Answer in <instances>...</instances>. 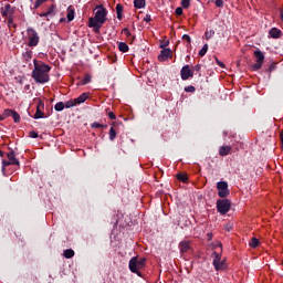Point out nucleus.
Masks as SVG:
<instances>
[{"label": "nucleus", "mask_w": 283, "mask_h": 283, "mask_svg": "<svg viewBox=\"0 0 283 283\" xmlns=\"http://www.w3.org/2000/svg\"><path fill=\"white\" fill-rule=\"evenodd\" d=\"M200 70H202V65L196 64V65L193 66V71H195V72H200Z\"/></svg>", "instance_id": "obj_48"}, {"label": "nucleus", "mask_w": 283, "mask_h": 283, "mask_svg": "<svg viewBox=\"0 0 283 283\" xmlns=\"http://www.w3.org/2000/svg\"><path fill=\"white\" fill-rule=\"evenodd\" d=\"M7 158L10 161L11 165H15V167H19L21 163L19 159H17V155L14 154V150L10 148V151L7 153Z\"/></svg>", "instance_id": "obj_12"}, {"label": "nucleus", "mask_w": 283, "mask_h": 283, "mask_svg": "<svg viewBox=\"0 0 283 283\" xmlns=\"http://www.w3.org/2000/svg\"><path fill=\"white\" fill-rule=\"evenodd\" d=\"M94 11H96L95 17L88 18V28H93L94 32L98 33L107 21V9L103 4H96Z\"/></svg>", "instance_id": "obj_2"}, {"label": "nucleus", "mask_w": 283, "mask_h": 283, "mask_svg": "<svg viewBox=\"0 0 283 283\" xmlns=\"http://www.w3.org/2000/svg\"><path fill=\"white\" fill-rule=\"evenodd\" d=\"M209 1H213V0H209Z\"/></svg>", "instance_id": "obj_57"}, {"label": "nucleus", "mask_w": 283, "mask_h": 283, "mask_svg": "<svg viewBox=\"0 0 283 283\" xmlns=\"http://www.w3.org/2000/svg\"><path fill=\"white\" fill-rule=\"evenodd\" d=\"M175 14H177V17H182V7H178V8L175 10Z\"/></svg>", "instance_id": "obj_41"}, {"label": "nucleus", "mask_w": 283, "mask_h": 283, "mask_svg": "<svg viewBox=\"0 0 283 283\" xmlns=\"http://www.w3.org/2000/svg\"><path fill=\"white\" fill-rule=\"evenodd\" d=\"M158 59L160 61H167V59H171V49H163Z\"/></svg>", "instance_id": "obj_13"}, {"label": "nucleus", "mask_w": 283, "mask_h": 283, "mask_svg": "<svg viewBox=\"0 0 283 283\" xmlns=\"http://www.w3.org/2000/svg\"><path fill=\"white\" fill-rule=\"evenodd\" d=\"M92 127H93L94 129H98V128L103 127V124H101V123H98V122H94V123L92 124Z\"/></svg>", "instance_id": "obj_43"}, {"label": "nucleus", "mask_w": 283, "mask_h": 283, "mask_svg": "<svg viewBox=\"0 0 283 283\" xmlns=\"http://www.w3.org/2000/svg\"><path fill=\"white\" fill-rule=\"evenodd\" d=\"M269 34L272 39H280V36H282V30L277 29V28H272L269 31Z\"/></svg>", "instance_id": "obj_16"}, {"label": "nucleus", "mask_w": 283, "mask_h": 283, "mask_svg": "<svg viewBox=\"0 0 283 283\" xmlns=\"http://www.w3.org/2000/svg\"><path fill=\"white\" fill-rule=\"evenodd\" d=\"M218 196L219 198H228L231 191L229 190V184L227 181L217 182Z\"/></svg>", "instance_id": "obj_7"}, {"label": "nucleus", "mask_w": 283, "mask_h": 283, "mask_svg": "<svg viewBox=\"0 0 283 283\" xmlns=\"http://www.w3.org/2000/svg\"><path fill=\"white\" fill-rule=\"evenodd\" d=\"M6 156V153L3 150H0V158H3Z\"/></svg>", "instance_id": "obj_51"}, {"label": "nucleus", "mask_w": 283, "mask_h": 283, "mask_svg": "<svg viewBox=\"0 0 283 283\" xmlns=\"http://www.w3.org/2000/svg\"><path fill=\"white\" fill-rule=\"evenodd\" d=\"M217 63H218V65H219L220 67H224V63H222V62H220V61H218Z\"/></svg>", "instance_id": "obj_53"}, {"label": "nucleus", "mask_w": 283, "mask_h": 283, "mask_svg": "<svg viewBox=\"0 0 283 283\" xmlns=\"http://www.w3.org/2000/svg\"><path fill=\"white\" fill-rule=\"evenodd\" d=\"M181 81H189V78H193V70L189 67V64H186L180 70Z\"/></svg>", "instance_id": "obj_9"}, {"label": "nucleus", "mask_w": 283, "mask_h": 283, "mask_svg": "<svg viewBox=\"0 0 283 283\" xmlns=\"http://www.w3.org/2000/svg\"><path fill=\"white\" fill-rule=\"evenodd\" d=\"M63 255H64V258H66V260H70L74 255V250H72V249L64 250Z\"/></svg>", "instance_id": "obj_27"}, {"label": "nucleus", "mask_w": 283, "mask_h": 283, "mask_svg": "<svg viewBox=\"0 0 283 283\" xmlns=\"http://www.w3.org/2000/svg\"><path fill=\"white\" fill-rule=\"evenodd\" d=\"M30 138H36L39 136V133L32 130L29 133Z\"/></svg>", "instance_id": "obj_45"}, {"label": "nucleus", "mask_w": 283, "mask_h": 283, "mask_svg": "<svg viewBox=\"0 0 283 283\" xmlns=\"http://www.w3.org/2000/svg\"><path fill=\"white\" fill-rule=\"evenodd\" d=\"M8 28H14V29H17V24H14V18H11V21H10V19H8Z\"/></svg>", "instance_id": "obj_37"}, {"label": "nucleus", "mask_w": 283, "mask_h": 283, "mask_svg": "<svg viewBox=\"0 0 283 283\" xmlns=\"http://www.w3.org/2000/svg\"><path fill=\"white\" fill-rule=\"evenodd\" d=\"M12 165L9 160L2 159V171H6V167H10Z\"/></svg>", "instance_id": "obj_36"}, {"label": "nucleus", "mask_w": 283, "mask_h": 283, "mask_svg": "<svg viewBox=\"0 0 283 283\" xmlns=\"http://www.w3.org/2000/svg\"><path fill=\"white\" fill-rule=\"evenodd\" d=\"M184 90L185 92H190L191 94H193V92H196V86L189 85V86H186Z\"/></svg>", "instance_id": "obj_35"}, {"label": "nucleus", "mask_w": 283, "mask_h": 283, "mask_svg": "<svg viewBox=\"0 0 283 283\" xmlns=\"http://www.w3.org/2000/svg\"><path fill=\"white\" fill-rule=\"evenodd\" d=\"M262 63L261 62H256L252 65V71L253 72H258V70H260L262 67Z\"/></svg>", "instance_id": "obj_34"}, {"label": "nucleus", "mask_w": 283, "mask_h": 283, "mask_svg": "<svg viewBox=\"0 0 283 283\" xmlns=\"http://www.w3.org/2000/svg\"><path fill=\"white\" fill-rule=\"evenodd\" d=\"M281 21L283 22V9L280 11Z\"/></svg>", "instance_id": "obj_52"}, {"label": "nucleus", "mask_w": 283, "mask_h": 283, "mask_svg": "<svg viewBox=\"0 0 283 283\" xmlns=\"http://www.w3.org/2000/svg\"><path fill=\"white\" fill-rule=\"evenodd\" d=\"M76 99H70V101H67V102H65V104H64V107L66 108V109H70V108H72V107H76Z\"/></svg>", "instance_id": "obj_24"}, {"label": "nucleus", "mask_w": 283, "mask_h": 283, "mask_svg": "<svg viewBox=\"0 0 283 283\" xmlns=\"http://www.w3.org/2000/svg\"><path fill=\"white\" fill-rule=\"evenodd\" d=\"M27 34H28V46L29 48H36V45H39V41H40V38H39V33L36 32V30H34V28L32 27H29L27 29Z\"/></svg>", "instance_id": "obj_4"}, {"label": "nucleus", "mask_w": 283, "mask_h": 283, "mask_svg": "<svg viewBox=\"0 0 283 283\" xmlns=\"http://www.w3.org/2000/svg\"><path fill=\"white\" fill-rule=\"evenodd\" d=\"M22 57L27 62L30 61L32 59V51L31 50H27L24 53H22Z\"/></svg>", "instance_id": "obj_29"}, {"label": "nucleus", "mask_w": 283, "mask_h": 283, "mask_svg": "<svg viewBox=\"0 0 283 283\" xmlns=\"http://www.w3.org/2000/svg\"><path fill=\"white\" fill-rule=\"evenodd\" d=\"M208 241L211 242L213 240V233L209 232L207 233Z\"/></svg>", "instance_id": "obj_50"}, {"label": "nucleus", "mask_w": 283, "mask_h": 283, "mask_svg": "<svg viewBox=\"0 0 283 283\" xmlns=\"http://www.w3.org/2000/svg\"><path fill=\"white\" fill-rule=\"evenodd\" d=\"M108 134H109V140H115L116 139V129H114V127H111Z\"/></svg>", "instance_id": "obj_33"}, {"label": "nucleus", "mask_w": 283, "mask_h": 283, "mask_svg": "<svg viewBox=\"0 0 283 283\" xmlns=\"http://www.w3.org/2000/svg\"><path fill=\"white\" fill-rule=\"evenodd\" d=\"M51 71L52 66L45 64V62L43 61L34 59L31 78H33V81H35V83H38L39 85H45V83H50Z\"/></svg>", "instance_id": "obj_1"}, {"label": "nucleus", "mask_w": 283, "mask_h": 283, "mask_svg": "<svg viewBox=\"0 0 283 283\" xmlns=\"http://www.w3.org/2000/svg\"><path fill=\"white\" fill-rule=\"evenodd\" d=\"M90 83H92V75L90 73H86L84 78L80 83H77V85H87Z\"/></svg>", "instance_id": "obj_19"}, {"label": "nucleus", "mask_w": 283, "mask_h": 283, "mask_svg": "<svg viewBox=\"0 0 283 283\" xmlns=\"http://www.w3.org/2000/svg\"><path fill=\"white\" fill-rule=\"evenodd\" d=\"M254 56L256 59V63H261V64L264 63V53H262V51L260 50L254 51Z\"/></svg>", "instance_id": "obj_17"}, {"label": "nucleus", "mask_w": 283, "mask_h": 283, "mask_svg": "<svg viewBox=\"0 0 283 283\" xmlns=\"http://www.w3.org/2000/svg\"><path fill=\"white\" fill-rule=\"evenodd\" d=\"M65 21V18L60 19V23H63Z\"/></svg>", "instance_id": "obj_55"}, {"label": "nucleus", "mask_w": 283, "mask_h": 283, "mask_svg": "<svg viewBox=\"0 0 283 283\" xmlns=\"http://www.w3.org/2000/svg\"><path fill=\"white\" fill-rule=\"evenodd\" d=\"M118 50H119V52H129V46L125 42H119Z\"/></svg>", "instance_id": "obj_23"}, {"label": "nucleus", "mask_w": 283, "mask_h": 283, "mask_svg": "<svg viewBox=\"0 0 283 283\" xmlns=\"http://www.w3.org/2000/svg\"><path fill=\"white\" fill-rule=\"evenodd\" d=\"M177 180H180V182H187L189 180V177L187 174L179 172L176 175Z\"/></svg>", "instance_id": "obj_22"}, {"label": "nucleus", "mask_w": 283, "mask_h": 283, "mask_svg": "<svg viewBox=\"0 0 283 283\" xmlns=\"http://www.w3.org/2000/svg\"><path fill=\"white\" fill-rule=\"evenodd\" d=\"M180 253H187L191 249L189 241H181L179 243Z\"/></svg>", "instance_id": "obj_15"}, {"label": "nucleus", "mask_w": 283, "mask_h": 283, "mask_svg": "<svg viewBox=\"0 0 283 283\" xmlns=\"http://www.w3.org/2000/svg\"><path fill=\"white\" fill-rule=\"evenodd\" d=\"M217 8H223L224 7V0H216Z\"/></svg>", "instance_id": "obj_40"}, {"label": "nucleus", "mask_w": 283, "mask_h": 283, "mask_svg": "<svg viewBox=\"0 0 283 283\" xmlns=\"http://www.w3.org/2000/svg\"><path fill=\"white\" fill-rule=\"evenodd\" d=\"M123 33H124L126 36H132V32H129V29H127V28L123 29Z\"/></svg>", "instance_id": "obj_47"}, {"label": "nucleus", "mask_w": 283, "mask_h": 283, "mask_svg": "<svg viewBox=\"0 0 283 283\" xmlns=\"http://www.w3.org/2000/svg\"><path fill=\"white\" fill-rule=\"evenodd\" d=\"M217 211L221 216H227L231 211V200L229 199H219L217 200Z\"/></svg>", "instance_id": "obj_5"}, {"label": "nucleus", "mask_w": 283, "mask_h": 283, "mask_svg": "<svg viewBox=\"0 0 283 283\" xmlns=\"http://www.w3.org/2000/svg\"><path fill=\"white\" fill-rule=\"evenodd\" d=\"M43 109H45V103H43L42 99H39L36 104V112L33 116L35 120H39V118H45V113H43Z\"/></svg>", "instance_id": "obj_10"}, {"label": "nucleus", "mask_w": 283, "mask_h": 283, "mask_svg": "<svg viewBox=\"0 0 283 283\" xmlns=\"http://www.w3.org/2000/svg\"><path fill=\"white\" fill-rule=\"evenodd\" d=\"M213 256V266L216 271H224L227 269V262L224 260L221 261V255L218 252L212 253Z\"/></svg>", "instance_id": "obj_6"}, {"label": "nucleus", "mask_w": 283, "mask_h": 283, "mask_svg": "<svg viewBox=\"0 0 283 283\" xmlns=\"http://www.w3.org/2000/svg\"><path fill=\"white\" fill-rule=\"evenodd\" d=\"M209 51V44H205L202 49L199 51V56H205L207 52Z\"/></svg>", "instance_id": "obj_32"}, {"label": "nucleus", "mask_w": 283, "mask_h": 283, "mask_svg": "<svg viewBox=\"0 0 283 283\" xmlns=\"http://www.w3.org/2000/svg\"><path fill=\"white\" fill-rule=\"evenodd\" d=\"M182 41H187L188 44L191 43V36H189V34H184L182 35Z\"/></svg>", "instance_id": "obj_42"}, {"label": "nucleus", "mask_w": 283, "mask_h": 283, "mask_svg": "<svg viewBox=\"0 0 283 283\" xmlns=\"http://www.w3.org/2000/svg\"><path fill=\"white\" fill-rule=\"evenodd\" d=\"M54 109L55 112H63V109H65V103L63 102H59L54 105Z\"/></svg>", "instance_id": "obj_26"}, {"label": "nucleus", "mask_w": 283, "mask_h": 283, "mask_svg": "<svg viewBox=\"0 0 283 283\" xmlns=\"http://www.w3.org/2000/svg\"><path fill=\"white\" fill-rule=\"evenodd\" d=\"M134 7L138 10L143 9L145 7V0H134Z\"/></svg>", "instance_id": "obj_25"}, {"label": "nucleus", "mask_w": 283, "mask_h": 283, "mask_svg": "<svg viewBox=\"0 0 283 283\" xmlns=\"http://www.w3.org/2000/svg\"><path fill=\"white\" fill-rule=\"evenodd\" d=\"M48 0H35L33 9L38 10V8H41V6H43V3H45Z\"/></svg>", "instance_id": "obj_31"}, {"label": "nucleus", "mask_w": 283, "mask_h": 283, "mask_svg": "<svg viewBox=\"0 0 283 283\" xmlns=\"http://www.w3.org/2000/svg\"><path fill=\"white\" fill-rule=\"evenodd\" d=\"M231 154V146H222L219 149V155L220 156H229Z\"/></svg>", "instance_id": "obj_18"}, {"label": "nucleus", "mask_w": 283, "mask_h": 283, "mask_svg": "<svg viewBox=\"0 0 283 283\" xmlns=\"http://www.w3.org/2000/svg\"><path fill=\"white\" fill-rule=\"evenodd\" d=\"M169 45V40L163 41L160 48H167Z\"/></svg>", "instance_id": "obj_49"}, {"label": "nucleus", "mask_w": 283, "mask_h": 283, "mask_svg": "<svg viewBox=\"0 0 283 283\" xmlns=\"http://www.w3.org/2000/svg\"><path fill=\"white\" fill-rule=\"evenodd\" d=\"M214 35H216V31L213 29L206 30V33H205L206 41L213 39Z\"/></svg>", "instance_id": "obj_21"}, {"label": "nucleus", "mask_w": 283, "mask_h": 283, "mask_svg": "<svg viewBox=\"0 0 283 283\" xmlns=\"http://www.w3.org/2000/svg\"><path fill=\"white\" fill-rule=\"evenodd\" d=\"M40 17H50L48 12L41 13Z\"/></svg>", "instance_id": "obj_54"}, {"label": "nucleus", "mask_w": 283, "mask_h": 283, "mask_svg": "<svg viewBox=\"0 0 283 283\" xmlns=\"http://www.w3.org/2000/svg\"><path fill=\"white\" fill-rule=\"evenodd\" d=\"M102 127L107 128V125H103Z\"/></svg>", "instance_id": "obj_56"}, {"label": "nucleus", "mask_w": 283, "mask_h": 283, "mask_svg": "<svg viewBox=\"0 0 283 283\" xmlns=\"http://www.w3.org/2000/svg\"><path fill=\"white\" fill-rule=\"evenodd\" d=\"M66 18H67V21H69V22H70V21H74V9H71V8L69 7Z\"/></svg>", "instance_id": "obj_28"}, {"label": "nucleus", "mask_w": 283, "mask_h": 283, "mask_svg": "<svg viewBox=\"0 0 283 283\" xmlns=\"http://www.w3.org/2000/svg\"><path fill=\"white\" fill-rule=\"evenodd\" d=\"M108 118H109L111 120H116V114H114V112H109V113H108Z\"/></svg>", "instance_id": "obj_44"}, {"label": "nucleus", "mask_w": 283, "mask_h": 283, "mask_svg": "<svg viewBox=\"0 0 283 283\" xmlns=\"http://www.w3.org/2000/svg\"><path fill=\"white\" fill-rule=\"evenodd\" d=\"M144 21H146V23H150V21H151V15H150V14H146V15L144 17Z\"/></svg>", "instance_id": "obj_46"}, {"label": "nucleus", "mask_w": 283, "mask_h": 283, "mask_svg": "<svg viewBox=\"0 0 283 283\" xmlns=\"http://www.w3.org/2000/svg\"><path fill=\"white\" fill-rule=\"evenodd\" d=\"M189 6H190V1L189 0H181V7L182 8L187 9V8H189Z\"/></svg>", "instance_id": "obj_39"}, {"label": "nucleus", "mask_w": 283, "mask_h": 283, "mask_svg": "<svg viewBox=\"0 0 283 283\" xmlns=\"http://www.w3.org/2000/svg\"><path fill=\"white\" fill-rule=\"evenodd\" d=\"M146 262H147L146 258H138V256L132 258L128 263L129 271H132V273H136L138 277H143V272H140V270L145 268Z\"/></svg>", "instance_id": "obj_3"}, {"label": "nucleus", "mask_w": 283, "mask_h": 283, "mask_svg": "<svg viewBox=\"0 0 283 283\" xmlns=\"http://www.w3.org/2000/svg\"><path fill=\"white\" fill-rule=\"evenodd\" d=\"M3 117L4 118L11 117L13 118L14 123H21V115H19V113H17V111L14 109H10V108L4 109Z\"/></svg>", "instance_id": "obj_11"}, {"label": "nucleus", "mask_w": 283, "mask_h": 283, "mask_svg": "<svg viewBox=\"0 0 283 283\" xmlns=\"http://www.w3.org/2000/svg\"><path fill=\"white\" fill-rule=\"evenodd\" d=\"M250 247L252 249H258V247H260V240L258 238H253L250 242Z\"/></svg>", "instance_id": "obj_30"}, {"label": "nucleus", "mask_w": 283, "mask_h": 283, "mask_svg": "<svg viewBox=\"0 0 283 283\" xmlns=\"http://www.w3.org/2000/svg\"><path fill=\"white\" fill-rule=\"evenodd\" d=\"M90 98V93L85 92L82 93L78 97L74 98L76 105H81L83 103H85V101H87Z\"/></svg>", "instance_id": "obj_14"}, {"label": "nucleus", "mask_w": 283, "mask_h": 283, "mask_svg": "<svg viewBox=\"0 0 283 283\" xmlns=\"http://www.w3.org/2000/svg\"><path fill=\"white\" fill-rule=\"evenodd\" d=\"M116 14H117L118 21H123V4L120 3L116 4Z\"/></svg>", "instance_id": "obj_20"}, {"label": "nucleus", "mask_w": 283, "mask_h": 283, "mask_svg": "<svg viewBox=\"0 0 283 283\" xmlns=\"http://www.w3.org/2000/svg\"><path fill=\"white\" fill-rule=\"evenodd\" d=\"M15 11H17V8L11 7L10 3L6 4L4 7H2L0 9L1 17H7L8 19H10V21H12V19H14Z\"/></svg>", "instance_id": "obj_8"}, {"label": "nucleus", "mask_w": 283, "mask_h": 283, "mask_svg": "<svg viewBox=\"0 0 283 283\" xmlns=\"http://www.w3.org/2000/svg\"><path fill=\"white\" fill-rule=\"evenodd\" d=\"M55 8H56V7L53 4V6H51V7L48 9L46 13H48L49 17H52V14H54Z\"/></svg>", "instance_id": "obj_38"}]
</instances>
